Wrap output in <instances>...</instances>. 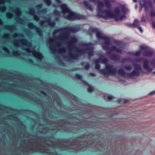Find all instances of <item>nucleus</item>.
Returning a JSON list of instances; mask_svg holds the SVG:
<instances>
[{"label":"nucleus","mask_w":155,"mask_h":155,"mask_svg":"<svg viewBox=\"0 0 155 155\" xmlns=\"http://www.w3.org/2000/svg\"><path fill=\"white\" fill-rule=\"evenodd\" d=\"M78 41L77 38L74 36H71L70 37V41L68 42V45L67 48L68 50L70 51L68 53V55H63L62 57L64 59L67 61L71 62L72 60H77L79 56L77 54H73L71 53L73 50L75 52L84 54L86 51H87V53L88 54V57L90 59L91 56L94 55V48L92 46V44L91 42L88 43H84L81 44L82 46L85 47L84 49H80L77 47L75 45Z\"/></svg>","instance_id":"1"},{"label":"nucleus","mask_w":155,"mask_h":155,"mask_svg":"<svg viewBox=\"0 0 155 155\" xmlns=\"http://www.w3.org/2000/svg\"><path fill=\"white\" fill-rule=\"evenodd\" d=\"M52 143H47L46 141L42 142L41 140H28L24 141L21 145L23 148V151L31 150L34 152L47 153L51 155L50 148H54Z\"/></svg>","instance_id":"2"},{"label":"nucleus","mask_w":155,"mask_h":155,"mask_svg":"<svg viewBox=\"0 0 155 155\" xmlns=\"http://www.w3.org/2000/svg\"><path fill=\"white\" fill-rule=\"evenodd\" d=\"M62 10L61 12L63 15L64 17L67 19L73 21L75 19H83L84 18V16L78 14L71 11L65 4H63L60 6Z\"/></svg>","instance_id":"3"},{"label":"nucleus","mask_w":155,"mask_h":155,"mask_svg":"<svg viewBox=\"0 0 155 155\" xmlns=\"http://www.w3.org/2000/svg\"><path fill=\"white\" fill-rule=\"evenodd\" d=\"M80 29V28L79 27L77 26H67L64 28H61L59 29H55L53 32V35L54 36L55 34L58 32H61L63 31L66 30L67 31L64 32V34H65L66 38H67L70 36V34L69 33H77L79 31Z\"/></svg>","instance_id":"4"},{"label":"nucleus","mask_w":155,"mask_h":155,"mask_svg":"<svg viewBox=\"0 0 155 155\" xmlns=\"http://www.w3.org/2000/svg\"><path fill=\"white\" fill-rule=\"evenodd\" d=\"M120 13L119 7L115 8L113 12L107 10V18L109 16L111 18H114L117 21L122 20L125 16L124 15H120Z\"/></svg>","instance_id":"5"},{"label":"nucleus","mask_w":155,"mask_h":155,"mask_svg":"<svg viewBox=\"0 0 155 155\" xmlns=\"http://www.w3.org/2000/svg\"><path fill=\"white\" fill-rule=\"evenodd\" d=\"M89 30L91 32L96 33L97 38L98 39L102 40L103 42L101 43L103 49L105 51H107V36L102 33L101 31H98L97 28H90Z\"/></svg>","instance_id":"6"},{"label":"nucleus","mask_w":155,"mask_h":155,"mask_svg":"<svg viewBox=\"0 0 155 155\" xmlns=\"http://www.w3.org/2000/svg\"><path fill=\"white\" fill-rule=\"evenodd\" d=\"M104 5L102 2H98L97 14V16L98 18H101L105 19H107V10L103 11Z\"/></svg>","instance_id":"7"},{"label":"nucleus","mask_w":155,"mask_h":155,"mask_svg":"<svg viewBox=\"0 0 155 155\" xmlns=\"http://www.w3.org/2000/svg\"><path fill=\"white\" fill-rule=\"evenodd\" d=\"M89 141V140H85V141L83 143L82 141H80L79 143H77L75 142L73 144V146H74V147H72L70 146H67L64 148H62L63 149L62 150H64L70 149H74L78 150H80L81 149L83 150V149L82 147H83V146H82V145H83L86 147H88V146L87 145V144Z\"/></svg>","instance_id":"8"},{"label":"nucleus","mask_w":155,"mask_h":155,"mask_svg":"<svg viewBox=\"0 0 155 155\" xmlns=\"http://www.w3.org/2000/svg\"><path fill=\"white\" fill-rule=\"evenodd\" d=\"M23 49L28 53H31L35 57L40 60H42L43 58L42 54L39 52L36 51L34 48L31 49L29 48H23Z\"/></svg>","instance_id":"9"},{"label":"nucleus","mask_w":155,"mask_h":155,"mask_svg":"<svg viewBox=\"0 0 155 155\" xmlns=\"http://www.w3.org/2000/svg\"><path fill=\"white\" fill-rule=\"evenodd\" d=\"M19 43L23 45H25L29 47L32 46V44L28 41L26 39H21L19 40H15L13 41V43L15 46L16 47H19L20 45Z\"/></svg>","instance_id":"10"},{"label":"nucleus","mask_w":155,"mask_h":155,"mask_svg":"<svg viewBox=\"0 0 155 155\" xmlns=\"http://www.w3.org/2000/svg\"><path fill=\"white\" fill-rule=\"evenodd\" d=\"M11 10L12 12H15L17 17L15 18V20H16L20 24H22L23 22V20L22 19L19 18V17L21 14V12L20 8H16L15 9H13L12 8Z\"/></svg>","instance_id":"11"},{"label":"nucleus","mask_w":155,"mask_h":155,"mask_svg":"<svg viewBox=\"0 0 155 155\" xmlns=\"http://www.w3.org/2000/svg\"><path fill=\"white\" fill-rule=\"evenodd\" d=\"M49 48L51 52L53 54L56 53L57 51L59 53H65L66 51V48L65 47H63L58 49H56L54 45H50Z\"/></svg>","instance_id":"12"},{"label":"nucleus","mask_w":155,"mask_h":155,"mask_svg":"<svg viewBox=\"0 0 155 155\" xmlns=\"http://www.w3.org/2000/svg\"><path fill=\"white\" fill-rule=\"evenodd\" d=\"M28 28L31 29H35L37 33L40 37L43 36L42 32L41 30L37 26H35L33 23H29L28 25Z\"/></svg>","instance_id":"13"},{"label":"nucleus","mask_w":155,"mask_h":155,"mask_svg":"<svg viewBox=\"0 0 155 155\" xmlns=\"http://www.w3.org/2000/svg\"><path fill=\"white\" fill-rule=\"evenodd\" d=\"M45 22L47 23L49 26L51 27H54L56 24L54 21H51V18H47L45 21L41 20L39 22V25L41 26H42L44 24Z\"/></svg>","instance_id":"14"},{"label":"nucleus","mask_w":155,"mask_h":155,"mask_svg":"<svg viewBox=\"0 0 155 155\" xmlns=\"http://www.w3.org/2000/svg\"><path fill=\"white\" fill-rule=\"evenodd\" d=\"M109 55L110 59L114 61L117 62L120 59V57L119 55L115 54L110 53L107 51V55Z\"/></svg>","instance_id":"15"},{"label":"nucleus","mask_w":155,"mask_h":155,"mask_svg":"<svg viewBox=\"0 0 155 155\" xmlns=\"http://www.w3.org/2000/svg\"><path fill=\"white\" fill-rule=\"evenodd\" d=\"M143 67L145 70L149 72H151L153 70V68L150 66L148 61L147 59H145L143 60Z\"/></svg>","instance_id":"16"},{"label":"nucleus","mask_w":155,"mask_h":155,"mask_svg":"<svg viewBox=\"0 0 155 155\" xmlns=\"http://www.w3.org/2000/svg\"><path fill=\"white\" fill-rule=\"evenodd\" d=\"M100 62L101 63H103L104 64L105 68L100 70V72L101 74L105 76L107 75V58L103 59Z\"/></svg>","instance_id":"17"},{"label":"nucleus","mask_w":155,"mask_h":155,"mask_svg":"<svg viewBox=\"0 0 155 155\" xmlns=\"http://www.w3.org/2000/svg\"><path fill=\"white\" fill-rule=\"evenodd\" d=\"M117 72V69L113 68V66H111L110 67L107 64V75L109 74L114 75Z\"/></svg>","instance_id":"18"},{"label":"nucleus","mask_w":155,"mask_h":155,"mask_svg":"<svg viewBox=\"0 0 155 155\" xmlns=\"http://www.w3.org/2000/svg\"><path fill=\"white\" fill-rule=\"evenodd\" d=\"M143 56L147 57H150L153 56L154 52L153 51H150L147 49L144 50L142 52Z\"/></svg>","instance_id":"19"},{"label":"nucleus","mask_w":155,"mask_h":155,"mask_svg":"<svg viewBox=\"0 0 155 155\" xmlns=\"http://www.w3.org/2000/svg\"><path fill=\"white\" fill-rule=\"evenodd\" d=\"M140 75V73L138 71L134 70L132 72L127 74V77L131 78L134 76H138Z\"/></svg>","instance_id":"20"},{"label":"nucleus","mask_w":155,"mask_h":155,"mask_svg":"<svg viewBox=\"0 0 155 155\" xmlns=\"http://www.w3.org/2000/svg\"><path fill=\"white\" fill-rule=\"evenodd\" d=\"M143 6L145 7V10H146L147 9V7L152 8L153 7V4L152 2L150 1H145L143 2Z\"/></svg>","instance_id":"21"},{"label":"nucleus","mask_w":155,"mask_h":155,"mask_svg":"<svg viewBox=\"0 0 155 155\" xmlns=\"http://www.w3.org/2000/svg\"><path fill=\"white\" fill-rule=\"evenodd\" d=\"M102 59L101 58H100L98 59H95L94 60V62L95 64V68L97 70H99L100 69V65L99 63H101L100 62L101 61Z\"/></svg>","instance_id":"22"},{"label":"nucleus","mask_w":155,"mask_h":155,"mask_svg":"<svg viewBox=\"0 0 155 155\" xmlns=\"http://www.w3.org/2000/svg\"><path fill=\"white\" fill-rule=\"evenodd\" d=\"M84 6L87 9L91 11L93 10V7L91 5L88 3L86 1H83V2Z\"/></svg>","instance_id":"23"},{"label":"nucleus","mask_w":155,"mask_h":155,"mask_svg":"<svg viewBox=\"0 0 155 155\" xmlns=\"http://www.w3.org/2000/svg\"><path fill=\"white\" fill-rule=\"evenodd\" d=\"M4 28L10 31L15 30L16 29V27L15 25H5Z\"/></svg>","instance_id":"24"},{"label":"nucleus","mask_w":155,"mask_h":155,"mask_svg":"<svg viewBox=\"0 0 155 155\" xmlns=\"http://www.w3.org/2000/svg\"><path fill=\"white\" fill-rule=\"evenodd\" d=\"M110 50L112 51H115L119 53H121V50L119 48H117L115 46H113L110 47Z\"/></svg>","instance_id":"25"},{"label":"nucleus","mask_w":155,"mask_h":155,"mask_svg":"<svg viewBox=\"0 0 155 155\" xmlns=\"http://www.w3.org/2000/svg\"><path fill=\"white\" fill-rule=\"evenodd\" d=\"M117 73L119 75L121 76H126L127 77V74L126 72L122 68L119 69L117 71Z\"/></svg>","instance_id":"26"},{"label":"nucleus","mask_w":155,"mask_h":155,"mask_svg":"<svg viewBox=\"0 0 155 155\" xmlns=\"http://www.w3.org/2000/svg\"><path fill=\"white\" fill-rule=\"evenodd\" d=\"M133 66L134 68V70L137 71H141L142 69V67L140 65L137 64H134Z\"/></svg>","instance_id":"27"},{"label":"nucleus","mask_w":155,"mask_h":155,"mask_svg":"<svg viewBox=\"0 0 155 155\" xmlns=\"http://www.w3.org/2000/svg\"><path fill=\"white\" fill-rule=\"evenodd\" d=\"M120 8L121 9V12L123 14H125L126 12L127 8L124 5L121 4L120 5Z\"/></svg>","instance_id":"28"},{"label":"nucleus","mask_w":155,"mask_h":155,"mask_svg":"<svg viewBox=\"0 0 155 155\" xmlns=\"http://www.w3.org/2000/svg\"><path fill=\"white\" fill-rule=\"evenodd\" d=\"M139 21L137 19L134 20L133 23V27L134 28H137L139 25Z\"/></svg>","instance_id":"29"},{"label":"nucleus","mask_w":155,"mask_h":155,"mask_svg":"<svg viewBox=\"0 0 155 155\" xmlns=\"http://www.w3.org/2000/svg\"><path fill=\"white\" fill-rule=\"evenodd\" d=\"M117 102L119 104L123 102L124 104L128 102V101L127 99H120L117 100Z\"/></svg>","instance_id":"30"},{"label":"nucleus","mask_w":155,"mask_h":155,"mask_svg":"<svg viewBox=\"0 0 155 155\" xmlns=\"http://www.w3.org/2000/svg\"><path fill=\"white\" fill-rule=\"evenodd\" d=\"M28 13L31 15H33L35 14V11L34 8H30L29 9Z\"/></svg>","instance_id":"31"},{"label":"nucleus","mask_w":155,"mask_h":155,"mask_svg":"<svg viewBox=\"0 0 155 155\" xmlns=\"http://www.w3.org/2000/svg\"><path fill=\"white\" fill-rule=\"evenodd\" d=\"M141 51H138L135 52H133L132 55L134 56H139L140 55Z\"/></svg>","instance_id":"32"},{"label":"nucleus","mask_w":155,"mask_h":155,"mask_svg":"<svg viewBox=\"0 0 155 155\" xmlns=\"http://www.w3.org/2000/svg\"><path fill=\"white\" fill-rule=\"evenodd\" d=\"M58 59V63L59 64L62 65H63L64 64V62L61 59V58L58 56H56V57Z\"/></svg>","instance_id":"33"},{"label":"nucleus","mask_w":155,"mask_h":155,"mask_svg":"<svg viewBox=\"0 0 155 155\" xmlns=\"http://www.w3.org/2000/svg\"><path fill=\"white\" fill-rule=\"evenodd\" d=\"M6 16L8 18L10 19L12 18L13 17V15L12 13L10 12H8L6 13Z\"/></svg>","instance_id":"34"},{"label":"nucleus","mask_w":155,"mask_h":155,"mask_svg":"<svg viewBox=\"0 0 155 155\" xmlns=\"http://www.w3.org/2000/svg\"><path fill=\"white\" fill-rule=\"evenodd\" d=\"M143 58L142 57L139 58H135L134 60V61L136 63H140L143 61Z\"/></svg>","instance_id":"35"},{"label":"nucleus","mask_w":155,"mask_h":155,"mask_svg":"<svg viewBox=\"0 0 155 155\" xmlns=\"http://www.w3.org/2000/svg\"><path fill=\"white\" fill-rule=\"evenodd\" d=\"M148 48V47L146 45H140L139 46L140 49L141 50H143L144 51Z\"/></svg>","instance_id":"36"},{"label":"nucleus","mask_w":155,"mask_h":155,"mask_svg":"<svg viewBox=\"0 0 155 155\" xmlns=\"http://www.w3.org/2000/svg\"><path fill=\"white\" fill-rule=\"evenodd\" d=\"M2 49L5 51L7 53H10V51L8 49L6 46H2Z\"/></svg>","instance_id":"37"},{"label":"nucleus","mask_w":155,"mask_h":155,"mask_svg":"<svg viewBox=\"0 0 155 155\" xmlns=\"http://www.w3.org/2000/svg\"><path fill=\"white\" fill-rule=\"evenodd\" d=\"M12 54L15 56H19L20 55L19 53L17 51H13L12 52Z\"/></svg>","instance_id":"38"},{"label":"nucleus","mask_w":155,"mask_h":155,"mask_svg":"<svg viewBox=\"0 0 155 155\" xmlns=\"http://www.w3.org/2000/svg\"><path fill=\"white\" fill-rule=\"evenodd\" d=\"M6 7L5 6H3L2 7L0 6V11L2 12H5L6 11Z\"/></svg>","instance_id":"39"},{"label":"nucleus","mask_w":155,"mask_h":155,"mask_svg":"<svg viewBox=\"0 0 155 155\" xmlns=\"http://www.w3.org/2000/svg\"><path fill=\"white\" fill-rule=\"evenodd\" d=\"M150 15L151 17H155V11L151 10L150 13Z\"/></svg>","instance_id":"40"},{"label":"nucleus","mask_w":155,"mask_h":155,"mask_svg":"<svg viewBox=\"0 0 155 155\" xmlns=\"http://www.w3.org/2000/svg\"><path fill=\"white\" fill-rule=\"evenodd\" d=\"M124 68L127 71H130L132 69V68L130 65H128L125 66Z\"/></svg>","instance_id":"41"},{"label":"nucleus","mask_w":155,"mask_h":155,"mask_svg":"<svg viewBox=\"0 0 155 155\" xmlns=\"http://www.w3.org/2000/svg\"><path fill=\"white\" fill-rule=\"evenodd\" d=\"M44 1L47 5L48 6H50L51 3V0H44Z\"/></svg>","instance_id":"42"},{"label":"nucleus","mask_w":155,"mask_h":155,"mask_svg":"<svg viewBox=\"0 0 155 155\" xmlns=\"http://www.w3.org/2000/svg\"><path fill=\"white\" fill-rule=\"evenodd\" d=\"M113 42L117 45H119L121 44V42L119 41H118L116 40H114L113 41Z\"/></svg>","instance_id":"43"},{"label":"nucleus","mask_w":155,"mask_h":155,"mask_svg":"<svg viewBox=\"0 0 155 155\" xmlns=\"http://www.w3.org/2000/svg\"><path fill=\"white\" fill-rule=\"evenodd\" d=\"M53 13L55 15L59 16L60 14V12L57 10H55L54 11Z\"/></svg>","instance_id":"44"},{"label":"nucleus","mask_w":155,"mask_h":155,"mask_svg":"<svg viewBox=\"0 0 155 155\" xmlns=\"http://www.w3.org/2000/svg\"><path fill=\"white\" fill-rule=\"evenodd\" d=\"M42 4H40L38 5H37L35 6V7L37 9L39 10V9L41 8L42 6Z\"/></svg>","instance_id":"45"},{"label":"nucleus","mask_w":155,"mask_h":155,"mask_svg":"<svg viewBox=\"0 0 155 155\" xmlns=\"http://www.w3.org/2000/svg\"><path fill=\"white\" fill-rule=\"evenodd\" d=\"M9 35L8 33L4 34L2 36V38L4 39H7L9 38Z\"/></svg>","instance_id":"46"},{"label":"nucleus","mask_w":155,"mask_h":155,"mask_svg":"<svg viewBox=\"0 0 155 155\" xmlns=\"http://www.w3.org/2000/svg\"><path fill=\"white\" fill-rule=\"evenodd\" d=\"M90 64L88 63L87 62L86 65L84 67V68L87 70H88L90 68Z\"/></svg>","instance_id":"47"},{"label":"nucleus","mask_w":155,"mask_h":155,"mask_svg":"<svg viewBox=\"0 0 155 155\" xmlns=\"http://www.w3.org/2000/svg\"><path fill=\"white\" fill-rule=\"evenodd\" d=\"M75 76L78 80H81L82 79V76L78 74H76Z\"/></svg>","instance_id":"48"},{"label":"nucleus","mask_w":155,"mask_h":155,"mask_svg":"<svg viewBox=\"0 0 155 155\" xmlns=\"http://www.w3.org/2000/svg\"><path fill=\"white\" fill-rule=\"evenodd\" d=\"M33 18L36 21H38L39 20V18L38 16L35 14L33 15Z\"/></svg>","instance_id":"49"},{"label":"nucleus","mask_w":155,"mask_h":155,"mask_svg":"<svg viewBox=\"0 0 155 155\" xmlns=\"http://www.w3.org/2000/svg\"><path fill=\"white\" fill-rule=\"evenodd\" d=\"M47 9L46 8H44L41 9V11H40V12L42 13L45 14L47 12Z\"/></svg>","instance_id":"50"},{"label":"nucleus","mask_w":155,"mask_h":155,"mask_svg":"<svg viewBox=\"0 0 155 155\" xmlns=\"http://www.w3.org/2000/svg\"><path fill=\"white\" fill-rule=\"evenodd\" d=\"M55 40L52 38H50L48 39V42L50 43L55 42Z\"/></svg>","instance_id":"51"},{"label":"nucleus","mask_w":155,"mask_h":155,"mask_svg":"<svg viewBox=\"0 0 155 155\" xmlns=\"http://www.w3.org/2000/svg\"><path fill=\"white\" fill-rule=\"evenodd\" d=\"M88 91L89 92H91L93 91V88L91 86H89L87 89Z\"/></svg>","instance_id":"52"},{"label":"nucleus","mask_w":155,"mask_h":155,"mask_svg":"<svg viewBox=\"0 0 155 155\" xmlns=\"http://www.w3.org/2000/svg\"><path fill=\"white\" fill-rule=\"evenodd\" d=\"M126 25L129 27H134L133 25V23H127L125 24Z\"/></svg>","instance_id":"53"},{"label":"nucleus","mask_w":155,"mask_h":155,"mask_svg":"<svg viewBox=\"0 0 155 155\" xmlns=\"http://www.w3.org/2000/svg\"><path fill=\"white\" fill-rule=\"evenodd\" d=\"M56 44L57 46L59 47L62 45V43L61 41H59L56 42Z\"/></svg>","instance_id":"54"},{"label":"nucleus","mask_w":155,"mask_h":155,"mask_svg":"<svg viewBox=\"0 0 155 155\" xmlns=\"http://www.w3.org/2000/svg\"><path fill=\"white\" fill-rule=\"evenodd\" d=\"M13 37V38H17L18 36H19V34H18L17 33H14L12 36Z\"/></svg>","instance_id":"55"},{"label":"nucleus","mask_w":155,"mask_h":155,"mask_svg":"<svg viewBox=\"0 0 155 155\" xmlns=\"http://www.w3.org/2000/svg\"><path fill=\"white\" fill-rule=\"evenodd\" d=\"M114 98V97L112 96H107V100H112Z\"/></svg>","instance_id":"56"},{"label":"nucleus","mask_w":155,"mask_h":155,"mask_svg":"<svg viewBox=\"0 0 155 155\" xmlns=\"http://www.w3.org/2000/svg\"><path fill=\"white\" fill-rule=\"evenodd\" d=\"M117 115V114L116 113H112L111 114L110 116V117H115L116 118V116Z\"/></svg>","instance_id":"57"},{"label":"nucleus","mask_w":155,"mask_h":155,"mask_svg":"<svg viewBox=\"0 0 155 155\" xmlns=\"http://www.w3.org/2000/svg\"><path fill=\"white\" fill-rule=\"evenodd\" d=\"M137 28L138 30H139L141 32V33H142L143 32V30H142V28L140 27V26H139L137 27Z\"/></svg>","instance_id":"58"},{"label":"nucleus","mask_w":155,"mask_h":155,"mask_svg":"<svg viewBox=\"0 0 155 155\" xmlns=\"http://www.w3.org/2000/svg\"><path fill=\"white\" fill-rule=\"evenodd\" d=\"M19 36L22 38H24L25 37V35L24 34L22 33H20L19 34Z\"/></svg>","instance_id":"59"},{"label":"nucleus","mask_w":155,"mask_h":155,"mask_svg":"<svg viewBox=\"0 0 155 155\" xmlns=\"http://www.w3.org/2000/svg\"><path fill=\"white\" fill-rule=\"evenodd\" d=\"M89 75L93 77H94L96 76V74L94 73H90L89 74Z\"/></svg>","instance_id":"60"},{"label":"nucleus","mask_w":155,"mask_h":155,"mask_svg":"<svg viewBox=\"0 0 155 155\" xmlns=\"http://www.w3.org/2000/svg\"><path fill=\"white\" fill-rule=\"evenodd\" d=\"M141 21L142 22H145V20L144 16L142 17Z\"/></svg>","instance_id":"61"},{"label":"nucleus","mask_w":155,"mask_h":155,"mask_svg":"<svg viewBox=\"0 0 155 155\" xmlns=\"http://www.w3.org/2000/svg\"><path fill=\"white\" fill-rule=\"evenodd\" d=\"M152 25L153 28L155 29V22H153L152 23Z\"/></svg>","instance_id":"62"},{"label":"nucleus","mask_w":155,"mask_h":155,"mask_svg":"<svg viewBox=\"0 0 155 155\" xmlns=\"http://www.w3.org/2000/svg\"><path fill=\"white\" fill-rule=\"evenodd\" d=\"M110 2H109L108 0H107V8L110 7Z\"/></svg>","instance_id":"63"},{"label":"nucleus","mask_w":155,"mask_h":155,"mask_svg":"<svg viewBox=\"0 0 155 155\" xmlns=\"http://www.w3.org/2000/svg\"><path fill=\"white\" fill-rule=\"evenodd\" d=\"M41 93L42 94L44 95H45V96L46 95V94H47L46 93L45 91H41Z\"/></svg>","instance_id":"64"}]
</instances>
